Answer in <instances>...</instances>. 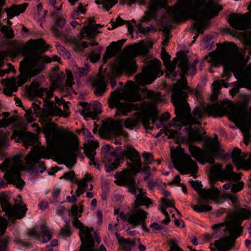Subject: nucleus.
Wrapping results in <instances>:
<instances>
[{
	"instance_id": "32",
	"label": "nucleus",
	"mask_w": 251,
	"mask_h": 251,
	"mask_svg": "<svg viewBox=\"0 0 251 251\" xmlns=\"http://www.w3.org/2000/svg\"><path fill=\"white\" fill-rule=\"evenodd\" d=\"M92 86L95 89V94L97 96H102L106 91V84L103 78L95 80Z\"/></svg>"
},
{
	"instance_id": "29",
	"label": "nucleus",
	"mask_w": 251,
	"mask_h": 251,
	"mask_svg": "<svg viewBox=\"0 0 251 251\" xmlns=\"http://www.w3.org/2000/svg\"><path fill=\"white\" fill-rule=\"evenodd\" d=\"M125 41L126 40L122 39L119 40L117 42H112L110 45L107 47L106 52L103 55V59L105 60V61H106L108 59L114 56V51L110 50H111L112 48L121 49Z\"/></svg>"
},
{
	"instance_id": "10",
	"label": "nucleus",
	"mask_w": 251,
	"mask_h": 251,
	"mask_svg": "<svg viewBox=\"0 0 251 251\" xmlns=\"http://www.w3.org/2000/svg\"><path fill=\"white\" fill-rule=\"evenodd\" d=\"M37 95L44 100V105L47 108L49 115L64 117L68 116V113L64 112L61 108L56 106L53 100H50L53 96V93L49 91L47 88H41L37 91Z\"/></svg>"
},
{
	"instance_id": "33",
	"label": "nucleus",
	"mask_w": 251,
	"mask_h": 251,
	"mask_svg": "<svg viewBox=\"0 0 251 251\" xmlns=\"http://www.w3.org/2000/svg\"><path fill=\"white\" fill-rule=\"evenodd\" d=\"M31 133L20 130H14L12 136L18 142L26 143L29 142Z\"/></svg>"
},
{
	"instance_id": "20",
	"label": "nucleus",
	"mask_w": 251,
	"mask_h": 251,
	"mask_svg": "<svg viewBox=\"0 0 251 251\" xmlns=\"http://www.w3.org/2000/svg\"><path fill=\"white\" fill-rule=\"evenodd\" d=\"M225 221V228L224 229L225 232H228V237H231L235 240L239 237L242 233V227L241 223L236 220H227Z\"/></svg>"
},
{
	"instance_id": "40",
	"label": "nucleus",
	"mask_w": 251,
	"mask_h": 251,
	"mask_svg": "<svg viewBox=\"0 0 251 251\" xmlns=\"http://www.w3.org/2000/svg\"><path fill=\"white\" fill-rule=\"evenodd\" d=\"M241 153V150L237 148H235L231 153V158L235 165L240 166L243 163L244 159Z\"/></svg>"
},
{
	"instance_id": "61",
	"label": "nucleus",
	"mask_w": 251,
	"mask_h": 251,
	"mask_svg": "<svg viewBox=\"0 0 251 251\" xmlns=\"http://www.w3.org/2000/svg\"><path fill=\"white\" fill-rule=\"evenodd\" d=\"M228 211H227L226 209L224 208H220L218 209L215 210L213 212V214L215 215L216 217H220L222 216L223 214L226 213L227 214Z\"/></svg>"
},
{
	"instance_id": "53",
	"label": "nucleus",
	"mask_w": 251,
	"mask_h": 251,
	"mask_svg": "<svg viewBox=\"0 0 251 251\" xmlns=\"http://www.w3.org/2000/svg\"><path fill=\"white\" fill-rule=\"evenodd\" d=\"M7 220L2 217H0V236L3 235L7 227Z\"/></svg>"
},
{
	"instance_id": "43",
	"label": "nucleus",
	"mask_w": 251,
	"mask_h": 251,
	"mask_svg": "<svg viewBox=\"0 0 251 251\" xmlns=\"http://www.w3.org/2000/svg\"><path fill=\"white\" fill-rule=\"evenodd\" d=\"M117 2V0H96V4H101L106 11H108Z\"/></svg>"
},
{
	"instance_id": "17",
	"label": "nucleus",
	"mask_w": 251,
	"mask_h": 251,
	"mask_svg": "<svg viewBox=\"0 0 251 251\" xmlns=\"http://www.w3.org/2000/svg\"><path fill=\"white\" fill-rule=\"evenodd\" d=\"M152 7V4L150 7L149 11L145 13V16L141 18L140 23L136 25V22L134 20H132V21L135 24V26L138 28L139 32L141 34H146L151 31L155 30V27L151 24H150L146 27L142 25L143 23L148 24L152 19L155 18L156 15L158 12H157L155 14H153Z\"/></svg>"
},
{
	"instance_id": "14",
	"label": "nucleus",
	"mask_w": 251,
	"mask_h": 251,
	"mask_svg": "<svg viewBox=\"0 0 251 251\" xmlns=\"http://www.w3.org/2000/svg\"><path fill=\"white\" fill-rule=\"evenodd\" d=\"M128 191L134 195L135 201L133 204H153L151 199L146 196V192L140 190L137 194L138 187L134 178L129 176L126 180Z\"/></svg>"
},
{
	"instance_id": "4",
	"label": "nucleus",
	"mask_w": 251,
	"mask_h": 251,
	"mask_svg": "<svg viewBox=\"0 0 251 251\" xmlns=\"http://www.w3.org/2000/svg\"><path fill=\"white\" fill-rule=\"evenodd\" d=\"M21 160L18 156L12 158H7L0 165V171L4 173V179L9 183L15 185L16 188L23 189L25 182L21 178L20 171Z\"/></svg>"
},
{
	"instance_id": "8",
	"label": "nucleus",
	"mask_w": 251,
	"mask_h": 251,
	"mask_svg": "<svg viewBox=\"0 0 251 251\" xmlns=\"http://www.w3.org/2000/svg\"><path fill=\"white\" fill-rule=\"evenodd\" d=\"M45 69V64L40 60L31 65L30 60L25 58L21 61L19 70L22 76V84L30 81L31 78L39 74Z\"/></svg>"
},
{
	"instance_id": "50",
	"label": "nucleus",
	"mask_w": 251,
	"mask_h": 251,
	"mask_svg": "<svg viewBox=\"0 0 251 251\" xmlns=\"http://www.w3.org/2000/svg\"><path fill=\"white\" fill-rule=\"evenodd\" d=\"M71 227L70 225H65L62 227L59 232V236L63 238H68L71 236L72 232L71 231Z\"/></svg>"
},
{
	"instance_id": "55",
	"label": "nucleus",
	"mask_w": 251,
	"mask_h": 251,
	"mask_svg": "<svg viewBox=\"0 0 251 251\" xmlns=\"http://www.w3.org/2000/svg\"><path fill=\"white\" fill-rule=\"evenodd\" d=\"M169 245L170 247L169 251H183L178 246L175 240L171 239L169 242Z\"/></svg>"
},
{
	"instance_id": "39",
	"label": "nucleus",
	"mask_w": 251,
	"mask_h": 251,
	"mask_svg": "<svg viewBox=\"0 0 251 251\" xmlns=\"http://www.w3.org/2000/svg\"><path fill=\"white\" fill-rule=\"evenodd\" d=\"M233 55L232 54H228L226 56L224 64V74L227 75L233 69Z\"/></svg>"
},
{
	"instance_id": "44",
	"label": "nucleus",
	"mask_w": 251,
	"mask_h": 251,
	"mask_svg": "<svg viewBox=\"0 0 251 251\" xmlns=\"http://www.w3.org/2000/svg\"><path fill=\"white\" fill-rule=\"evenodd\" d=\"M41 230L43 234L42 243H46L51 239L52 233L49 230L45 225H42L41 226Z\"/></svg>"
},
{
	"instance_id": "11",
	"label": "nucleus",
	"mask_w": 251,
	"mask_h": 251,
	"mask_svg": "<svg viewBox=\"0 0 251 251\" xmlns=\"http://www.w3.org/2000/svg\"><path fill=\"white\" fill-rule=\"evenodd\" d=\"M163 72L157 66L150 65L145 67L141 74L135 76L136 81L141 85H146L152 83Z\"/></svg>"
},
{
	"instance_id": "28",
	"label": "nucleus",
	"mask_w": 251,
	"mask_h": 251,
	"mask_svg": "<svg viewBox=\"0 0 251 251\" xmlns=\"http://www.w3.org/2000/svg\"><path fill=\"white\" fill-rule=\"evenodd\" d=\"M235 183H233L232 184V185H231V192L233 194H229V193H221L222 195H231L233 196H234L235 197V202H233L230 199L228 198V199H223L222 200V201L219 202H216V204H221V203H223L224 202H225V201L226 200H230L231 202H232V204H240L238 201V199H237V197H236V196L235 195L236 193L241 191L244 187V183L243 182H241V181H239V180L238 181H234Z\"/></svg>"
},
{
	"instance_id": "56",
	"label": "nucleus",
	"mask_w": 251,
	"mask_h": 251,
	"mask_svg": "<svg viewBox=\"0 0 251 251\" xmlns=\"http://www.w3.org/2000/svg\"><path fill=\"white\" fill-rule=\"evenodd\" d=\"M113 135H114L116 137L123 136L125 139H127L129 137L128 133L121 128L114 130L113 131Z\"/></svg>"
},
{
	"instance_id": "30",
	"label": "nucleus",
	"mask_w": 251,
	"mask_h": 251,
	"mask_svg": "<svg viewBox=\"0 0 251 251\" xmlns=\"http://www.w3.org/2000/svg\"><path fill=\"white\" fill-rule=\"evenodd\" d=\"M78 152L77 147L72 148L68 151L66 157L68 167L72 168L75 166L77 161Z\"/></svg>"
},
{
	"instance_id": "23",
	"label": "nucleus",
	"mask_w": 251,
	"mask_h": 251,
	"mask_svg": "<svg viewBox=\"0 0 251 251\" xmlns=\"http://www.w3.org/2000/svg\"><path fill=\"white\" fill-rule=\"evenodd\" d=\"M84 239L82 235H80L81 245L79 251H96L94 249L95 241L93 239L91 231L87 228L84 232Z\"/></svg>"
},
{
	"instance_id": "51",
	"label": "nucleus",
	"mask_w": 251,
	"mask_h": 251,
	"mask_svg": "<svg viewBox=\"0 0 251 251\" xmlns=\"http://www.w3.org/2000/svg\"><path fill=\"white\" fill-rule=\"evenodd\" d=\"M222 86L227 87L226 84L224 81L221 82L219 80H216L213 82L212 85L213 89L215 93H219L221 90Z\"/></svg>"
},
{
	"instance_id": "2",
	"label": "nucleus",
	"mask_w": 251,
	"mask_h": 251,
	"mask_svg": "<svg viewBox=\"0 0 251 251\" xmlns=\"http://www.w3.org/2000/svg\"><path fill=\"white\" fill-rule=\"evenodd\" d=\"M189 151L191 156L202 164L208 163L212 165V171L222 181H235L240 180L241 176L233 172V167L230 165L226 166L225 170L222 169V165L215 163V152L213 150L205 151L201 148L193 145H189Z\"/></svg>"
},
{
	"instance_id": "38",
	"label": "nucleus",
	"mask_w": 251,
	"mask_h": 251,
	"mask_svg": "<svg viewBox=\"0 0 251 251\" xmlns=\"http://www.w3.org/2000/svg\"><path fill=\"white\" fill-rule=\"evenodd\" d=\"M85 153L86 156L90 159L89 164L90 165L94 166L96 168L100 169V165L99 163L95 160V156L96 154V152L95 149L91 148H89L85 150Z\"/></svg>"
},
{
	"instance_id": "48",
	"label": "nucleus",
	"mask_w": 251,
	"mask_h": 251,
	"mask_svg": "<svg viewBox=\"0 0 251 251\" xmlns=\"http://www.w3.org/2000/svg\"><path fill=\"white\" fill-rule=\"evenodd\" d=\"M73 225L77 229L80 230L79 233V237H80V235H84V232L86 230L87 228H89L87 226L84 227L83 223L78 220V218H75L74 220L73 221Z\"/></svg>"
},
{
	"instance_id": "42",
	"label": "nucleus",
	"mask_w": 251,
	"mask_h": 251,
	"mask_svg": "<svg viewBox=\"0 0 251 251\" xmlns=\"http://www.w3.org/2000/svg\"><path fill=\"white\" fill-rule=\"evenodd\" d=\"M90 64L85 63L82 67L76 66L74 70L75 73L79 77L87 75L90 71Z\"/></svg>"
},
{
	"instance_id": "41",
	"label": "nucleus",
	"mask_w": 251,
	"mask_h": 251,
	"mask_svg": "<svg viewBox=\"0 0 251 251\" xmlns=\"http://www.w3.org/2000/svg\"><path fill=\"white\" fill-rule=\"evenodd\" d=\"M86 6H87V5L84 6L83 4L81 3H79L77 7L74 9L71 14V17L73 19H79L80 14H84L86 12L87 9L85 7Z\"/></svg>"
},
{
	"instance_id": "19",
	"label": "nucleus",
	"mask_w": 251,
	"mask_h": 251,
	"mask_svg": "<svg viewBox=\"0 0 251 251\" xmlns=\"http://www.w3.org/2000/svg\"><path fill=\"white\" fill-rule=\"evenodd\" d=\"M225 219L236 220L241 224L243 221L251 219V208H240L236 210L228 211Z\"/></svg>"
},
{
	"instance_id": "27",
	"label": "nucleus",
	"mask_w": 251,
	"mask_h": 251,
	"mask_svg": "<svg viewBox=\"0 0 251 251\" xmlns=\"http://www.w3.org/2000/svg\"><path fill=\"white\" fill-rule=\"evenodd\" d=\"M41 158L40 156L35 155L33 157L29 163L31 170L35 175L43 173L46 170L45 162L41 161Z\"/></svg>"
},
{
	"instance_id": "18",
	"label": "nucleus",
	"mask_w": 251,
	"mask_h": 251,
	"mask_svg": "<svg viewBox=\"0 0 251 251\" xmlns=\"http://www.w3.org/2000/svg\"><path fill=\"white\" fill-rule=\"evenodd\" d=\"M2 211L9 218L21 219L27 210L26 205H1Z\"/></svg>"
},
{
	"instance_id": "1",
	"label": "nucleus",
	"mask_w": 251,
	"mask_h": 251,
	"mask_svg": "<svg viewBox=\"0 0 251 251\" xmlns=\"http://www.w3.org/2000/svg\"><path fill=\"white\" fill-rule=\"evenodd\" d=\"M181 85L174 90L171 97L176 114L179 121L186 126L190 127L195 125L201 126L200 120L204 117L205 113L201 108L196 107L193 111V115L191 114L187 99L192 90L188 86V82L184 76L181 78Z\"/></svg>"
},
{
	"instance_id": "60",
	"label": "nucleus",
	"mask_w": 251,
	"mask_h": 251,
	"mask_svg": "<svg viewBox=\"0 0 251 251\" xmlns=\"http://www.w3.org/2000/svg\"><path fill=\"white\" fill-rule=\"evenodd\" d=\"M174 205H161L158 207V210H160L162 213L165 216V217H169V213L167 209L171 207H173Z\"/></svg>"
},
{
	"instance_id": "36",
	"label": "nucleus",
	"mask_w": 251,
	"mask_h": 251,
	"mask_svg": "<svg viewBox=\"0 0 251 251\" xmlns=\"http://www.w3.org/2000/svg\"><path fill=\"white\" fill-rule=\"evenodd\" d=\"M110 23L111 24L112 27H109V29H114L119 26L126 24L128 28V30H134V26L131 24L130 21L124 20L122 19L119 16L116 18L115 21H113L112 20Z\"/></svg>"
},
{
	"instance_id": "45",
	"label": "nucleus",
	"mask_w": 251,
	"mask_h": 251,
	"mask_svg": "<svg viewBox=\"0 0 251 251\" xmlns=\"http://www.w3.org/2000/svg\"><path fill=\"white\" fill-rule=\"evenodd\" d=\"M82 211V205H72L69 215L73 216L74 219H77L81 216Z\"/></svg>"
},
{
	"instance_id": "59",
	"label": "nucleus",
	"mask_w": 251,
	"mask_h": 251,
	"mask_svg": "<svg viewBox=\"0 0 251 251\" xmlns=\"http://www.w3.org/2000/svg\"><path fill=\"white\" fill-rule=\"evenodd\" d=\"M27 236L28 237H34L35 239L38 240H40L39 232L37 231L34 228L31 229L28 231Z\"/></svg>"
},
{
	"instance_id": "34",
	"label": "nucleus",
	"mask_w": 251,
	"mask_h": 251,
	"mask_svg": "<svg viewBox=\"0 0 251 251\" xmlns=\"http://www.w3.org/2000/svg\"><path fill=\"white\" fill-rule=\"evenodd\" d=\"M198 61L195 60L193 64H190L187 62L182 64L181 69L184 75L194 76L196 72V64Z\"/></svg>"
},
{
	"instance_id": "6",
	"label": "nucleus",
	"mask_w": 251,
	"mask_h": 251,
	"mask_svg": "<svg viewBox=\"0 0 251 251\" xmlns=\"http://www.w3.org/2000/svg\"><path fill=\"white\" fill-rule=\"evenodd\" d=\"M191 186L196 191H199V199L202 202L197 204H210L209 202H219L223 199H230L233 202L235 197L231 195H222L220 190L216 187L212 186L211 189H202V185L198 180L190 181Z\"/></svg>"
},
{
	"instance_id": "54",
	"label": "nucleus",
	"mask_w": 251,
	"mask_h": 251,
	"mask_svg": "<svg viewBox=\"0 0 251 251\" xmlns=\"http://www.w3.org/2000/svg\"><path fill=\"white\" fill-rule=\"evenodd\" d=\"M251 99L248 96L245 95L242 97V107L243 109L246 112H248V109L250 103Z\"/></svg>"
},
{
	"instance_id": "26",
	"label": "nucleus",
	"mask_w": 251,
	"mask_h": 251,
	"mask_svg": "<svg viewBox=\"0 0 251 251\" xmlns=\"http://www.w3.org/2000/svg\"><path fill=\"white\" fill-rule=\"evenodd\" d=\"M52 18L55 20V25L51 27V31L53 34L57 37H62L63 36L62 31L58 29V27L62 29L64 28V25L66 24V20L62 18L59 17L56 12H52L51 14Z\"/></svg>"
},
{
	"instance_id": "35",
	"label": "nucleus",
	"mask_w": 251,
	"mask_h": 251,
	"mask_svg": "<svg viewBox=\"0 0 251 251\" xmlns=\"http://www.w3.org/2000/svg\"><path fill=\"white\" fill-rule=\"evenodd\" d=\"M117 239L121 248L124 251H131L136 244L135 240H130L129 239L118 237H117Z\"/></svg>"
},
{
	"instance_id": "37",
	"label": "nucleus",
	"mask_w": 251,
	"mask_h": 251,
	"mask_svg": "<svg viewBox=\"0 0 251 251\" xmlns=\"http://www.w3.org/2000/svg\"><path fill=\"white\" fill-rule=\"evenodd\" d=\"M124 69L129 74H133L136 72L138 66L133 59H130L124 62Z\"/></svg>"
},
{
	"instance_id": "25",
	"label": "nucleus",
	"mask_w": 251,
	"mask_h": 251,
	"mask_svg": "<svg viewBox=\"0 0 251 251\" xmlns=\"http://www.w3.org/2000/svg\"><path fill=\"white\" fill-rule=\"evenodd\" d=\"M227 20L230 25L234 29L239 31L245 30V25L242 15L232 13L229 15Z\"/></svg>"
},
{
	"instance_id": "7",
	"label": "nucleus",
	"mask_w": 251,
	"mask_h": 251,
	"mask_svg": "<svg viewBox=\"0 0 251 251\" xmlns=\"http://www.w3.org/2000/svg\"><path fill=\"white\" fill-rule=\"evenodd\" d=\"M90 41L91 42L89 43L87 42L74 38L71 40V44L75 52L85 56L90 59L91 62L95 63L100 58L102 48L100 47H98L94 50H91L90 52H86L84 50L87 49L89 45L92 47H96L99 45L98 43L96 41L95 39L94 40H90Z\"/></svg>"
},
{
	"instance_id": "9",
	"label": "nucleus",
	"mask_w": 251,
	"mask_h": 251,
	"mask_svg": "<svg viewBox=\"0 0 251 251\" xmlns=\"http://www.w3.org/2000/svg\"><path fill=\"white\" fill-rule=\"evenodd\" d=\"M172 158L175 168L180 171L182 175L197 173L198 165L189 155H187L186 161H184L180 153L174 151H172Z\"/></svg>"
},
{
	"instance_id": "5",
	"label": "nucleus",
	"mask_w": 251,
	"mask_h": 251,
	"mask_svg": "<svg viewBox=\"0 0 251 251\" xmlns=\"http://www.w3.org/2000/svg\"><path fill=\"white\" fill-rule=\"evenodd\" d=\"M126 150L124 154L122 152H117L116 151L112 150L109 145H106L102 147V150L104 153L105 157L109 162L108 164H106L105 165L106 172H111L117 169L123 162L125 156L127 157L131 160L138 156V152L134 147L126 146Z\"/></svg>"
},
{
	"instance_id": "63",
	"label": "nucleus",
	"mask_w": 251,
	"mask_h": 251,
	"mask_svg": "<svg viewBox=\"0 0 251 251\" xmlns=\"http://www.w3.org/2000/svg\"><path fill=\"white\" fill-rule=\"evenodd\" d=\"M38 48L40 50L44 51H45L48 50V48H47L46 45L45 44V41L42 39H40L39 40Z\"/></svg>"
},
{
	"instance_id": "21",
	"label": "nucleus",
	"mask_w": 251,
	"mask_h": 251,
	"mask_svg": "<svg viewBox=\"0 0 251 251\" xmlns=\"http://www.w3.org/2000/svg\"><path fill=\"white\" fill-rule=\"evenodd\" d=\"M43 133L47 141L53 142L58 136L59 130L57 125L55 123L49 122L43 126Z\"/></svg>"
},
{
	"instance_id": "15",
	"label": "nucleus",
	"mask_w": 251,
	"mask_h": 251,
	"mask_svg": "<svg viewBox=\"0 0 251 251\" xmlns=\"http://www.w3.org/2000/svg\"><path fill=\"white\" fill-rule=\"evenodd\" d=\"M64 178L77 185V188L75 191L77 196H80L86 191L88 188L87 183L92 179V176L88 174H86L85 175L84 178L80 180L75 177L74 172L72 171L65 173L64 174Z\"/></svg>"
},
{
	"instance_id": "52",
	"label": "nucleus",
	"mask_w": 251,
	"mask_h": 251,
	"mask_svg": "<svg viewBox=\"0 0 251 251\" xmlns=\"http://www.w3.org/2000/svg\"><path fill=\"white\" fill-rule=\"evenodd\" d=\"M125 126L128 129H132L137 126V122L133 118H127L125 122Z\"/></svg>"
},
{
	"instance_id": "49",
	"label": "nucleus",
	"mask_w": 251,
	"mask_h": 251,
	"mask_svg": "<svg viewBox=\"0 0 251 251\" xmlns=\"http://www.w3.org/2000/svg\"><path fill=\"white\" fill-rule=\"evenodd\" d=\"M163 197L161 198L160 204H175L174 200L171 199L169 198L171 196V193L166 190H163L162 191Z\"/></svg>"
},
{
	"instance_id": "31",
	"label": "nucleus",
	"mask_w": 251,
	"mask_h": 251,
	"mask_svg": "<svg viewBox=\"0 0 251 251\" xmlns=\"http://www.w3.org/2000/svg\"><path fill=\"white\" fill-rule=\"evenodd\" d=\"M28 6L27 3L20 5H14L8 9L6 13L9 19H12L15 16H18L25 12Z\"/></svg>"
},
{
	"instance_id": "58",
	"label": "nucleus",
	"mask_w": 251,
	"mask_h": 251,
	"mask_svg": "<svg viewBox=\"0 0 251 251\" xmlns=\"http://www.w3.org/2000/svg\"><path fill=\"white\" fill-rule=\"evenodd\" d=\"M118 175L120 176L121 178L120 179L115 180L114 183L119 186H126V180L129 177H126L121 174H119Z\"/></svg>"
},
{
	"instance_id": "47",
	"label": "nucleus",
	"mask_w": 251,
	"mask_h": 251,
	"mask_svg": "<svg viewBox=\"0 0 251 251\" xmlns=\"http://www.w3.org/2000/svg\"><path fill=\"white\" fill-rule=\"evenodd\" d=\"M191 207L198 213L206 212L212 209L210 205H191Z\"/></svg>"
},
{
	"instance_id": "16",
	"label": "nucleus",
	"mask_w": 251,
	"mask_h": 251,
	"mask_svg": "<svg viewBox=\"0 0 251 251\" xmlns=\"http://www.w3.org/2000/svg\"><path fill=\"white\" fill-rule=\"evenodd\" d=\"M210 11L208 9L202 10L199 11L198 14L193 13V16L189 19H193L195 23L193 25V28L196 31V34L193 37V43L197 39L199 36L202 34L205 30V23L201 20V17H205L210 15Z\"/></svg>"
},
{
	"instance_id": "12",
	"label": "nucleus",
	"mask_w": 251,
	"mask_h": 251,
	"mask_svg": "<svg viewBox=\"0 0 251 251\" xmlns=\"http://www.w3.org/2000/svg\"><path fill=\"white\" fill-rule=\"evenodd\" d=\"M108 104L110 108L116 109L115 117L127 116L129 113L135 110L137 108L136 104L126 101H121L116 97L110 99L108 100Z\"/></svg>"
},
{
	"instance_id": "22",
	"label": "nucleus",
	"mask_w": 251,
	"mask_h": 251,
	"mask_svg": "<svg viewBox=\"0 0 251 251\" xmlns=\"http://www.w3.org/2000/svg\"><path fill=\"white\" fill-rule=\"evenodd\" d=\"M148 213L143 209L138 208L130 214H128L127 222L134 226L140 225L147 218Z\"/></svg>"
},
{
	"instance_id": "13",
	"label": "nucleus",
	"mask_w": 251,
	"mask_h": 251,
	"mask_svg": "<svg viewBox=\"0 0 251 251\" xmlns=\"http://www.w3.org/2000/svg\"><path fill=\"white\" fill-rule=\"evenodd\" d=\"M142 108L147 114H150L152 118L148 116L143 118L142 123L145 128L149 129H152V123H154L158 119V107L157 103L154 102L145 101L142 104Z\"/></svg>"
},
{
	"instance_id": "57",
	"label": "nucleus",
	"mask_w": 251,
	"mask_h": 251,
	"mask_svg": "<svg viewBox=\"0 0 251 251\" xmlns=\"http://www.w3.org/2000/svg\"><path fill=\"white\" fill-rule=\"evenodd\" d=\"M8 243L9 239L7 237L0 239V251H7Z\"/></svg>"
},
{
	"instance_id": "46",
	"label": "nucleus",
	"mask_w": 251,
	"mask_h": 251,
	"mask_svg": "<svg viewBox=\"0 0 251 251\" xmlns=\"http://www.w3.org/2000/svg\"><path fill=\"white\" fill-rule=\"evenodd\" d=\"M2 116L4 118L2 120L0 119V127L9 126L13 121L12 117L9 118L10 113L4 112L2 113Z\"/></svg>"
},
{
	"instance_id": "3",
	"label": "nucleus",
	"mask_w": 251,
	"mask_h": 251,
	"mask_svg": "<svg viewBox=\"0 0 251 251\" xmlns=\"http://www.w3.org/2000/svg\"><path fill=\"white\" fill-rule=\"evenodd\" d=\"M193 0H177L172 6H169L166 0H154L152 2V11L153 14L159 12L161 9L167 11L170 17L174 22L181 23L193 16L189 3Z\"/></svg>"
},
{
	"instance_id": "62",
	"label": "nucleus",
	"mask_w": 251,
	"mask_h": 251,
	"mask_svg": "<svg viewBox=\"0 0 251 251\" xmlns=\"http://www.w3.org/2000/svg\"><path fill=\"white\" fill-rule=\"evenodd\" d=\"M161 57L164 63H170L171 56L166 51H162L161 53Z\"/></svg>"
},
{
	"instance_id": "64",
	"label": "nucleus",
	"mask_w": 251,
	"mask_h": 251,
	"mask_svg": "<svg viewBox=\"0 0 251 251\" xmlns=\"http://www.w3.org/2000/svg\"><path fill=\"white\" fill-rule=\"evenodd\" d=\"M81 37L82 39H87L90 41L92 40H94V39L96 38L95 35L90 32L87 33L86 35L83 34H81Z\"/></svg>"
},
{
	"instance_id": "24",
	"label": "nucleus",
	"mask_w": 251,
	"mask_h": 251,
	"mask_svg": "<svg viewBox=\"0 0 251 251\" xmlns=\"http://www.w3.org/2000/svg\"><path fill=\"white\" fill-rule=\"evenodd\" d=\"M235 239L228 236L216 240L214 246L218 251H229L235 245Z\"/></svg>"
}]
</instances>
